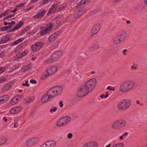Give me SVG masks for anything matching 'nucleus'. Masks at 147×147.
<instances>
[{
  "mask_svg": "<svg viewBox=\"0 0 147 147\" xmlns=\"http://www.w3.org/2000/svg\"><path fill=\"white\" fill-rule=\"evenodd\" d=\"M58 67L55 66L49 67H47L46 71L50 75H52L57 71Z\"/></svg>",
  "mask_w": 147,
  "mask_h": 147,
  "instance_id": "obj_10",
  "label": "nucleus"
},
{
  "mask_svg": "<svg viewBox=\"0 0 147 147\" xmlns=\"http://www.w3.org/2000/svg\"><path fill=\"white\" fill-rule=\"evenodd\" d=\"M71 118L69 116L64 117L60 119L56 123V125L58 126L65 125L69 122Z\"/></svg>",
  "mask_w": 147,
  "mask_h": 147,
  "instance_id": "obj_5",
  "label": "nucleus"
},
{
  "mask_svg": "<svg viewBox=\"0 0 147 147\" xmlns=\"http://www.w3.org/2000/svg\"><path fill=\"white\" fill-rule=\"evenodd\" d=\"M111 128L115 130L120 129L118 119L114 121L111 124Z\"/></svg>",
  "mask_w": 147,
  "mask_h": 147,
  "instance_id": "obj_15",
  "label": "nucleus"
},
{
  "mask_svg": "<svg viewBox=\"0 0 147 147\" xmlns=\"http://www.w3.org/2000/svg\"><path fill=\"white\" fill-rule=\"evenodd\" d=\"M109 96V94H106V95H105V96H104L105 98H107V97L108 96Z\"/></svg>",
  "mask_w": 147,
  "mask_h": 147,
  "instance_id": "obj_62",
  "label": "nucleus"
},
{
  "mask_svg": "<svg viewBox=\"0 0 147 147\" xmlns=\"http://www.w3.org/2000/svg\"><path fill=\"white\" fill-rule=\"evenodd\" d=\"M25 101L26 102L30 103L32 102L31 99L29 97H27L25 99Z\"/></svg>",
  "mask_w": 147,
  "mask_h": 147,
  "instance_id": "obj_34",
  "label": "nucleus"
},
{
  "mask_svg": "<svg viewBox=\"0 0 147 147\" xmlns=\"http://www.w3.org/2000/svg\"><path fill=\"white\" fill-rule=\"evenodd\" d=\"M119 35L121 37H125L127 36V32L125 31H122L119 32Z\"/></svg>",
  "mask_w": 147,
  "mask_h": 147,
  "instance_id": "obj_31",
  "label": "nucleus"
},
{
  "mask_svg": "<svg viewBox=\"0 0 147 147\" xmlns=\"http://www.w3.org/2000/svg\"><path fill=\"white\" fill-rule=\"evenodd\" d=\"M57 141L54 140L48 141L42 144L40 147H54Z\"/></svg>",
  "mask_w": 147,
  "mask_h": 147,
  "instance_id": "obj_8",
  "label": "nucleus"
},
{
  "mask_svg": "<svg viewBox=\"0 0 147 147\" xmlns=\"http://www.w3.org/2000/svg\"><path fill=\"white\" fill-rule=\"evenodd\" d=\"M25 5V4L24 3H21L20 4H19L16 7L18 8V9H21L23 8L24 7V6Z\"/></svg>",
  "mask_w": 147,
  "mask_h": 147,
  "instance_id": "obj_33",
  "label": "nucleus"
},
{
  "mask_svg": "<svg viewBox=\"0 0 147 147\" xmlns=\"http://www.w3.org/2000/svg\"><path fill=\"white\" fill-rule=\"evenodd\" d=\"M10 86H8L7 85H6L5 86V87L4 88V89H6V88H7L8 87H9Z\"/></svg>",
  "mask_w": 147,
  "mask_h": 147,
  "instance_id": "obj_60",
  "label": "nucleus"
},
{
  "mask_svg": "<svg viewBox=\"0 0 147 147\" xmlns=\"http://www.w3.org/2000/svg\"><path fill=\"white\" fill-rule=\"evenodd\" d=\"M57 107H54L53 109H51L49 110V111L51 112H55L56 110H57Z\"/></svg>",
  "mask_w": 147,
  "mask_h": 147,
  "instance_id": "obj_43",
  "label": "nucleus"
},
{
  "mask_svg": "<svg viewBox=\"0 0 147 147\" xmlns=\"http://www.w3.org/2000/svg\"><path fill=\"white\" fill-rule=\"evenodd\" d=\"M23 69H24V71L28 70L29 69V68L28 66H24L22 67Z\"/></svg>",
  "mask_w": 147,
  "mask_h": 147,
  "instance_id": "obj_41",
  "label": "nucleus"
},
{
  "mask_svg": "<svg viewBox=\"0 0 147 147\" xmlns=\"http://www.w3.org/2000/svg\"><path fill=\"white\" fill-rule=\"evenodd\" d=\"M42 46V43H37L32 46V51L33 52H37L41 48Z\"/></svg>",
  "mask_w": 147,
  "mask_h": 147,
  "instance_id": "obj_12",
  "label": "nucleus"
},
{
  "mask_svg": "<svg viewBox=\"0 0 147 147\" xmlns=\"http://www.w3.org/2000/svg\"><path fill=\"white\" fill-rule=\"evenodd\" d=\"M21 110V108L20 107H16L12 109L10 112L12 114H16L20 112Z\"/></svg>",
  "mask_w": 147,
  "mask_h": 147,
  "instance_id": "obj_18",
  "label": "nucleus"
},
{
  "mask_svg": "<svg viewBox=\"0 0 147 147\" xmlns=\"http://www.w3.org/2000/svg\"><path fill=\"white\" fill-rule=\"evenodd\" d=\"M49 75H50L46 71L45 74H43L41 76L40 79L42 80H45L47 79Z\"/></svg>",
  "mask_w": 147,
  "mask_h": 147,
  "instance_id": "obj_26",
  "label": "nucleus"
},
{
  "mask_svg": "<svg viewBox=\"0 0 147 147\" xmlns=\"http://www.w3.org/2000/svg\"><path fill=\"white\" fill-rule=\"evenodd\" d=\"M90 0H82L78 4V5L80 6L83 5L86 3H88L90 2Z\"/></svg>",
  "mask_w": 147,
  "mask_h": 147,
  "instance_id": "obj_24",
  "label": "nucleus"
},
{
  "mask_svg": "<svg viewBox=\"0 0 147 147\" xmlns=\"http://www.w3.org/2000/svg\"><path fill=\"white\" fill-rule=\"evenodd\" d=\"M57 4H53L52 7L50 8L48 13L49 14L50 13V14H51V13H54L57 10Z\"/></svg>",
  "mask_w": 147,
  "mask_h": 147,
  "instance_id": "obj_20",
  "label": "nucleus"
},
{
  "mask_svg": "<svg viewBox=\"0 0 147 147\" xmlns=\"http://www.w3.org/2000/svg\"><path fill=\"white\" fill-rule=\"evenodd\" d=\"M39 140V139L38 138H32L27 141L26 144L28 146H30L36 144Z\"/></svg>",
  "mask_w": 147,
  "mask_h": 147,
  "instance_id": "obj_9",
  "label": "nucleus"
},
{
  "mask_svg": "<svg viewBox=\"0 0 147 147\" xmlns=\"http://www.w3.org/2000/svg\"><path fill=\"white\" fill-rule=\"evenodd\" d=\"M59 105H60V107H62L63 106V101L62 100L60 101L59 102Z\"/></svg>",
  "mask_w": 147,
  "mask_h": 147,
  "instance_id": "obj_48",
  "label": "nucleus"
},
{
  "mask_svg": "<svg viewBox=\"0 0 147 147\" xmlns=\"http://www.w3.org/2000/svg\"><path fill=\"white\" fill-rule=\"evenodd\" d=\"M86 9L84 8L81 9L80 10L78 11L77 12L80 16L86 11Z\"/></svg>",
  "mask_w": 147,
  "mask_h": 147,
  "instance_id": "obj_25",
  "label": "nucleus"
},
{
  "mask_svg": "<svg viewBox=\"0 0 147 147\" xmlns=\"http://www.w3.org/2000/svg\"><path fill=\"white\" fill-rule=\"evenodd\" d=\"M136 103L137 104H138V105H141L140 102L138 100H136Z\"/></svg>",
  "mask_w": 147,
  "mask_h": 147,
  "instance_id": "obj_57",
  "label": "nucleus"
},
{
  "mask_svg": "<svg viewBox=\"0 0 147 147\" xmlns=\"http://www.w3.org/2000/svg\"><path fill=\"white\" fill-rule=\"evenodd\" d=\"M3 119L5 120V122H6L7 121V119H6V117H4Z\"/></svg>",
  "mask_w": 147,
  "mask_h": 147,
  "instance_id": "obj_63",
  "label": "nucleus"
},
{
  "mask_svg": "<svg viewBox=\"0 0 147 147\" xmlns=\"http://www.w3.org/2000/svg\"><path fill=\"white\" fill-rule=\"evenodd\" d=\"M144 2L145 4L147 5V0H144Z\"/></svg>",
  "mask_w": 147,
  "mask_h": 147,
  "instance_id": "obj_64",
  "label": "nucleus"
},
{
  "mask_svg": "<svg viewBox=\"0 0 147 147\" xmlns=\"http://www.w3.org/2000/svg\"><path fill=\"white\" fill-rule=\"evenodd\" d=\"M120 129L126 127L127 122L126 120L123 119H118Z\"/></svg>",
  "mask_w": 147,
  "mask_h": 147,
  "instance_id": "obj_14",
  "label": "nucleus"
},
{
  "mask_svg": "<svg viewBox=\"0 0 147 147\" xmlns=\"http://www.w3.org/2000/svg\"><path fill=\"white\" fill-rule=\"evenodd\" d=\"M56 37H49L48 39L49 42H52L54 41L56 39Z\"/></svg>",
  "mask_w": 147,
  "mask_h": 147,
  "instance_id": "obj_35",
  "label": "nucleus"
},
{
  "mask_svg": "<svg viewBox=\"0 0 147 147\" xmlns=\"http://www.w3.org/2000/svg\"><path fill=\"white\" fill-rule=\"evenodd\" d=\"M127 51V50L126 49H124L123 51L122 52L124 55H126V53Z\"/></svg>",
  "mask_w": 147,
  "mask_h": 147,
  "instance_id": "obj_51",
  "label": "nucleus"
},
{
  "mask_svg": "<svg viewBox=\"0 0 147 147\" xmlns=\"http://www.w3.org/2000/svg\"><path fill=\"white\" fill-rule=\"evenodd\" d=\"M80 17V16L78 15V13H77V11L75 13V14L74 15V17L75 18H78Z\"/></svg>",
  "mask_w": 147,
  "mask_h": 147,
  "instance_id": "obj_39",
  "label": "nucleus"
},
{
  "mask_svg": "<svg viewBox=\"0 0 147 147\" xmlns=\"http://www.w3.org/2000/svg\"><path fill=\"white\" fill-rule=\"evenodd\" d=\"M24 39L23 37H22L20 39L16 40V41H15L13 42L11 44V45H16L18 44L19 43L22 41Z\"/></svg>",
  "mask_w": 147,
  "mask_h": 147,
  "instance_id": "obj_23",
  "label": "nucleus"
},
{
  "mask_svg": "<svg viewBox=\"0 0 147 147\" xmlns=\"http://www.w3.org/2000/svg\"><path fill=\"white\" fill-rule=\"evenodd\" d=\"M125 39V37H115L113 40V42L115 44H117L124 40Z\"/></svg>",
  "mask_w": 147,
  "mask_h": 147,
  "instance_id": "obj_19",
  "label": "nucleus"
},
{
  "mask_svg": "<svg viewBox=\"0 0 147 147\" xmlns=\"http://www.w3.org/2000/svg\"><path fill=\"white\" fill-rule=\"evenodd\" d=\"M100 28V26L99 24H95L93 26L92 29L90 32L91 36H93L94 34H96L98 32Z\"/></svg>",
  "mask_w": 147,
  "mask_h": 147,
  "instance_id": "obj_11",
  "label": "nucleus"
},
{
  "mask_svg": "<svg viewBox=\"0 0 147 147\" xmlns=\"http://www.w3.org/2000/svg\"><path fill=\"white\" fill-rule=\"evenodd\" d=\"M30 82L31 83L34 84H36L37 82L36 80L33 79L30 80Z\"/></svg>",
  "mask_w": 147,
  "mask_h": 147,
  "instance_id": "obj_42",
  "label": "nucleus"
},
{
  "mask_svg": "<svg viewBox=\"0 0 147 147\" xmlns=\"http://www.w3.org/2000/svg\"><path fill=\"white\" fill-rule=\"evenodd\" d=\"M137 67H134V65H132L131 67V69H134L136 70V69Z\"/></svg>",
  "mask_w": 147,
  "mask_h": 147,
  "instance_id": "obj_54",
  "label": "nucleus"
},
{
  "mask_svg": "<svg viewBox=\"0 0 147 147\" xmlns=\"http://www.w3.org/2000/svg\"><path fill=\"white\" fill-rule=\"evenodd\" d=\"M54 0H43V2L44 4L47 3L51 1H53Z\"/></svg>",
  "mask_w": 147,
  "mask_h": 147,
  "instance_id": "obj_38",
  "label": "nucleus"
},
{
  "mask_svg": "<svg viewBox=\"0 0 147 147\" xmlns=\"http://www.w3.org/2000/svg\"><path fill=\"white\" fill-rule=\"evenodd\" d=\"M7 138L6 137H3L0 139V145L6 142L7 141Z\"/></svg>",
  "mask_w": 147,
  "mask_h": 147,
  "instance_id": "obj_27",
  "label": "nucleus"
},
{
  "mask_svg": "<svg viewBox=\"0 0 147 147\" xmlns=\"http://www.w3.org/2000/svg\"><path fill=\"white\" fill-rule=\"evenodd\" d=\"M14 16H15L14 14H11V15L8 16H7L6 17V19H8L9 18H11L12 17H13Z\"/></svg>",
  "mask_w": 147,
  "mask_h": 147,
  "instance_id": "obj_44",
  "label": "nucleus"
},
{
  "mask_svg": "<svg viewBox=\"0 0 147 147\" xmlns=\"http://www.w3.org/2000/svg\"><path fill=\"white\" fill-rule=\"evenodd\" d=\"M6 80V79L5 78L1 77L0 78V83L3 82H5Z\"/></svg>",
  "mask_w": 147,
  "mask_h": 147,
  "instance_id": "obj_37",
  "label": "nucleus"
},
{
  "mask_svg": "<svg viewBox=\"0 0 147 147\" xmlns=\"http://www.w3.org/2000/svg\"><path fill=\"white\" fill-rule=\"evenodd\" d=\"M73 136V134L71 133H69L67 134V138L68 139H70L72 138Z\"/></svg>",
  "mask_w": 147,
  "mask_h": 147,
  "instance_id": "obj_40",
  "label": "nucleus"
},
{
  "mask_svg": "<svg viewBox=\"0 0 147 147\" xmlns=\"http://www.w3.org/2000/svg\"><path fill=\"white\" fill-rule=\"evenodd\" d=\"M5 51H3L1 53L0 55L2 57H4L5 54Z\"/></svg>",
  "mask_w": 147,
  "mask_h": 147,
  "instance_id": "obj_49",
  "label": "nucleus"
},
{
  "mask_svg": "<svg viewBox=\"0 0 147 147\" xmlns=\"http://www.w3.org/2000/svg\"><path fill=\"white\" fill-rule=\"evenodd\" d=\"M12 27V25H10L8 26H5V28L7 30L10 29H11Z\"/></svg>",
  "mask_w": 147,
  "mask_h": 147,
  "instance_id": "obj_47",
  "label": "nucleus"
},
{
  "mask_svg": "<svg viewBox=\"0 0 147 147\" xmlns=\"http://www.w3.org/2000/svg\"><path fill=\"white\" fill-rule=\"evenodd\" d=\"M5 68L4 67H1L0 68V71L3 72L5 70Z\"/></svg>",
  "mask_w": 147,
  "mask_h": 147,
  "instance_id": "obj_45",
  "label": "nucleus"
},
{
  "mask_svg": "<svg viewBox=\"0 0 147 147\" xmlns=\"http://www.w3.org/2000/svg\"><path fill=\"white\" fill-rule=\"evenodd\" d=\"M62 56V53L61 51H57L53 54L51 57V59L53 61L59 60Z\"/></svg>",
  "mask_w": 147,
  "mask_h": 147,
  "instance_id": "obj_7",
  "label": "nucleus"
},
{
  "mask_svg": "<svg viewBox=\"0 0 147 147\" xmlns=\"http://www.w3.org/2000/svg\"><path fill=\"white\" fill-rule=\"evenodd\" d=\"M39 0H31V3H33L38 1Z\"/></svg>",
  "mask_w": 147,
  "mask_h": 147,
  "instance_id": "obj_52",
  "label": "nucleus"
},
{
  "mask_svg": "<svg viewBox=\"0 0 147 147\" xmlns=\"http://www.w3.org/2000/svg\"><path fill=\"white\" fill-rule=\"evenodd\" d=\"M131 23V21H130L129 20H128L126 21V23L127 24H129Z\"/></svg>",
  "mask_w": 147,
  "mask_h": 147,
  "instance_id": "obj_61",
  "label": "nucleus"
},
{
  "mask_svg": "<svg viewBox=\"0 0 147 147\" xmlns=\"http://www.w3.org/2000/svg\"><path fill=\"white\" fill-rule=\"evenodd\" d=\"M23 24L24 22H23L20 21L17 26L13 29V30L15 31L23 25Z\"/></svg>",
  "mask_w": 147,
  "mask_h": 147,
  "instance_id": "obj_22",
  "label": "nucleus"
},
{
  "mask_svg": "<svg viewBox=\"0 0 147 147\" xmlns=\"http://www.w3.org/2000/svg\"><path fill=\"white\" fill-rule=\"evenodd\" d=\"M119 139L120 140H123V136L122 135V136H120L119 138Z\"/></svg>",
  "mask_w": 147,
  "mask_h": 147,
  "instance_id": "obj_59",
  "label": "nucleus"
},
{
  "mask_svg": "<svg viewBox=\"0 0 147 147\" xmlns=\"http://www.w3.org/2000/svg\"><path fill=\"white\" fill-rule=\"evenodd\" d=\"M97 143L96 142H89L83 144L82 147H97Z\"/></svg>",
  "mask_w": 147,
  "mask_h": 147,
  "instance_id": "obj_13",
  "label": "nucleus"
},
{
  "mask_svg": "<svg viewBox=\"0 0 147 147\" xmlns=\"http://www.w3.org/2000/svg\"><path fill=\"white\" fill-rule=\"evenodd\" d=\"M131 101L128 99H124L119 102L117 105V108L120 111H123L128 109L131 105Z\"/></svg>",
  "mask_w": 147,
  "mask_h": 147,
  "instance_id": "obj_4",
  "label": "nucleus"
},
{
  "mask_svg": "<svg viewBox=\"0 0 147 147\" xmlns=\"http://www.w3.org/2000/svg\"><path fill=\"white\" fill-rule=\"evenodd\" d=\"M0 29L2 31H3L7 30L5 28V26L1 28Z\"/></svg>",
  "mask_w": 147,
  "mask_h": 147,
  "instance_id": "obj_46",
  "label": "nucleus"
},
{
  "mask_svg": "<svg viewBox=\"0 0 147 147\" xmlns=\"http://www.w3.org/2000/svg\"><path fill=\"white\" fill-rule=\"evenodd\" d=\"M128 134V133L127 132H124L123 134L122 135L123 136H127Z\"/></svg>",
  "mask_w": 147,
  "mask_h": 147,
  "instance_id": "obj_53",
  "label": "nucleus"
},
{
  "mask_svg": "<svg viewBox=\"0 0 147 147\" xmlns=\"http://www.w3.org/2000/svg\"><path fill=\"white\" fill-rule=\"evenodd\" d=\"M10 37H5L4 38L1 39L0 41V44L7 42L10 39Z\"/></svg>",
  "mask_w": 147,
  "mask_h": 147,
  "instance_id": "obj_28",
  "label": "nucleus"
},
{
  "mask_svg": "<svg viewBox=\"0 0 147 147\" xmlns=\"http://www.w3.org/2000/svg\"><path fill=\"white\" fill-rule=\"evenodd\" d=\"M8 97V96L7 95H3L0 97V105L4 103Z\"/></svg>",
  "mask_w": 147,
  "mask_h": 147,
  "instance_id": "obj_21",
  "label": "nucleus"
},
{
  "mask_svg": "<svg viewBox=\"0 0 147 147\" xmlns=\"http://www.w3.org/2000/svg\"><path fill=\"white\" fill-rule=\"evenodd\" d=\"M26 85V86H29V84L28 81H26L25 82Z\"/></svg>",
  "mask_w": 147,
  "mask_h": 147,
  "instance_id": "obj_56",
  "label": "nucleus"
},
{
  "mask_svg": "<svg viewBox=\"0 0 147 147\" xmlns=\"http://www.w3.org/2000/svg\"><path fill=\"white\" fill-rule=\"evenodd\" d=\"M18 123H15L14 125V127L15 128H17L18 127Z\"/></svg>",
  "mask_w": 147,
  "mask_h": 147,
  "instance_id": "obj_55",
  "label": "nucleus"
},
{
  "mask_svg": "<svg viewBox=\"0 0 147 147\" xmlns=\"http://www.w3.org/2000/svg\"><path fill=\"white\" fill-rule=\"evenodd\" d=\"M107 89L111 91H114L115 90V88L112 86H108L107 88Z\"/></svg>",
  "mask_w": 147,
  "mask_h": 147,
  "instance_id": "obj_36",
  "label": "nucleus"
},
{
  "mask_svg": "<svg viewBox=\"0 0 147 147\" xmlns=\"http://www.w3.org/2000/svg\"><path fill=\"white\" fill-rule=\"evenodd\" d=\"M61 32V31H58L52 34L51 36L52 37H57L60 36Z\"/></svg>",
  "mask_w": 147,
  "mask_h": 147,
  "instance_id": "obj_29",
  "label": "nucleus"
},
{
  "mask_svg": "<svg viewBox=\"0 0 147 147\" xmlns=\"http://www.w3.org/2000/svg\"><path fill=\"white\" fill-rule=\"evenodd\" d=\"M63 91V88L61 86L53 87L43 96L41 100L42 102L44 103L50 101L54 98L61 94Z\"/></svg>",
  "mask_w": 147,
  "mask_h": 147,
  "instance_id": "obj_2",
  "label": "nucleus"
},
{
  "mask_svg": "<svg viewBox=\"0 0 147 147\" xmlns=\"http://www.w3.org/2000/svg\"><path fill=\"white\" fill-rule=\"evenodd\" d=\"M118 50V47L117 46H116L114 47L113 48V50L115 51H117Z\"/></svg>",
  "mask_w": 147,
  "mask_h": 147,
  "instance_id": "obj_50",
  "label": "nucleus"
},
{
  "mask_svg": "<svg viewBox=\"0 0 147 147\" xmlns=\"http://www.w3.org/2000/svg\"><path fill=\"white\" fill-rule=\"evenodd\" d=\"M46 11L44 10H41L35 16H34V19H37L41 18L45 14Z\"/></svg>",
  "mask_w": 147,
  "mask_h": 147,
  "instance_id": "obj_17",
  "label": "nucleus"
},
{
  "mask_svg": "<svg viewBox=\"0 0 147 147\" xmlns=\"http://www.w3.org/2000/svg\"><path fill=\"white\" fill-rule=\"evenodd\" d=\"M26 54V53L25 51H24L23 52V53H18L17 55V56L18 57L20 58L23 57V56H24Z\"/></svg>",
  "mask_w": 147,
  "mask_h": 147,
  "instance_id": "obj_32",
  "label": "nucleus"
},
{
  "mask_svg": "<svg viewBox=\"0 0 147 147\" xmlns=\"http://www.w3.org/2000/svg\"><path fill=\"white\" fill-rule=\"evenodd\" d=\"M124 144L123 143H120L114 144L111 147H124Z\"/></svg>",
  "mask_w": 147,
  "mask_h": 147,
  "instance_id": "obj_30",
  "label": "nucleus"
},
{
  "mask_svg": "<svg viewBox=\"0 0 147 147\" xmlns=\"http://www.w3.org/2000/svg\"><path fill=\"white\" fill-rule=\"evenodd\" d=\"M96 80L95 79H92L88 81L81 86L77 91L78 96L82 97L87 95L91 92L95 87Z\"/></svg>",
  "mask_w": 147,
  "mask_h": 147,
  "instance_id": "obj_1",
  "label": "nucleus"
},
{
  "mask_svg": "<svg viewBox=\"0 0 147 147\" xmlns=\"http://www.w3.org/2000/svg\"><path fill=\"white\" fill-rule=\"evenodd\" d=\"M136 85L135 82L133 80H129L123 82L119 88V90L123 93L129 92L133 89Z\"/></svg>",
  "mask_w": 147,
  "mask_h": 147,
  "instance_id": "obj_3",
  "label": "nucleus"
},
{
  "mask_svg": "<svg viewBox=\"0 0 147 147\" xmlns=\"http://www.w3.org/2000/svg\"><path fill=\"white\" fill-rule=\"evenodd\" d=\"M53 25L52 23L48 24L45 27L41 28L40 34L42 36H44L48 33L51 29Z\"/></svg>",
  "mask_w": 147,
  "mask_h": 147,
  "instance_id": "obj_6",
  "label": "nucleus"
},
{
  "mask_svg": "<svg viewBox=\"0 0 147 147\" xmlns=\"http://www.w3.org/2000/svg\"><path fill=\"white\" fill-rule=\"evenodd\" d=\"M21 97L19 95H17L14 97L11 100L10 103L12 105H14L17 104L20 100Z\"/></svg>",
  "mask_w": 147,
  "mask_h": 147,
  "instance_id": "obj_16",
  "label": "nucleus"
},
{
  "mask_svg": "<svg viewBox=\"0 0 147 147\" xmlns=\"http://www.w3.org/2000/svg\"><path fill=\"white\" fill-rule=\"evenodd\" d=\"M18 9L16 7L15 9L11 11L12 12H15L16 11H17Z\"/></svg>",
  "mask_w": 147,
  "mask_h": 147,
  "instance_id": "obj_58",
  "label": "nucleus"
}]
</instances>
